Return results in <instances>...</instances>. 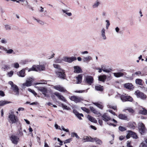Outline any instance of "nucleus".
<instances>
[{"mask_svg": "<svg viewBox=\"0 0 147 147\" xmlns=\"http://www.w3.org/2000/svg\"><path fill=\"white\" fill-rule=\"evenodd\" d=\"M3 68L5 69H8L10 68V65H5L3 67Z\"/></svg>", "mask_w": 147, "mask_h": 147, "instance_id": "nucleus-52", "label": "nucleus"}, {"mask_svg": "<svg viewBox=\"0 0 147 147\" xmlns=\"http://www.w3.org/2000/svg\"><path fill=\"white\" fill-rule=\"evenodd\" d=\"M106 22L107 23V24L106 25V28L107 29H108L110 25V23L109 22V21L108 20H106Z\"/></svg>", "mask_w": 147, "mask_h": 147, "instance_id": "nucleus-48", "label": "nucleus"}, {"mask_svg": "<svg viewBox=\"0 0 147 147\" xmlns=\"http://www.w3.org/2000/svg\"><path fill=\"white\" fill-rule=\"evenodd\" d=\"M8 83L9 84L11 85L12 90L15 93L14 94L17 96L18 95L19 89L18 86L14 84L13 82L11 81H9Z\"/></svg>", "mask_w": 147, "mask_h": 147, "instance_id": "nucleus-4", "label": "nucleus"}, {"mask_svg": "<svg viewBox=\"0 0 147 147\" xmlns=\"http://www.w3.org/2000/svg\"><path fill=\"white\" fill-rule=\"evenodd\" d=\"M34 79L32 78H28L26 80V82L23 84V86L27 87L30 86H31L32 83L33 82Z\"/></svg>", "mask_w": 147, "mask_h": 147, "instance_id": "nucleus-11", "label": "nucleus"}, {"mask_svg": "<svg viewBox=\"0 0 147 147\" xmlns=\"http://www.w3.org/2000/svg\"><path fill=\"white\" fill-rule=\"evenodd\" d=\"M6 53L9 54H12L13 53H13V50L12 49H9L8 50V51H7V52H6Z\"/></svg>", "mask_w": 147, "mask_h": 147, "instance_id": "nucleus-50", "label": "nucleus"}, {"mask_svg": "<svg viewBox=\"0 0 147 147\" xmlns=\"http://www.w3.org/2000/svg\"><path fill=\"white\" fill-rule=\"evenodd\" d=\"M90 108L91 111L94 113H97V111L93 107L90 106Z\"/></svg>", "mask_w": 147, "mask_h": 147, "instance_id": "nucleus-43", "label": "nucleus"}, {"mask_svg": "<svg viewBox=\"0 0 147 147\" xmlns=\"http://www.w3.org/2000/svg\"><path fill=\"white\" fill-rule=\"evenodd\" d=\"M87 118L89 121L92 122L94 123H96L97 122V120L94 118L90 115H88L87 117Z\"/></svg>", "mask_w": 147, "mask_h": 147, "instance_id": "nucleus-25", "label": "nucleus"}, {"mask_svg": "<svg viewBox=\"0 0 147 147\" xmlns=\"http://www.w3.org/2000/svg\"><path fill=\"white\" fill-rule=\"evenodd\" d=\"M8 118L9 122L12 124L16 123L18 121V117L14 115V112L12 111L9 114Z\"/></svg>", "mask_w": 147, "mask_h": 147, "instance_id": "nucleus-3", "label": "nucleus"}, {"mask_svg": "<svg viewBox=\"0 0 147 147\" xmlns=\"http://www.w3.org/2000/svg\"><path fill=\"white\" fill-rule=\"evenodd\" d=\"M102 120L105 122L111 120V118L107 113H104L101 116Z\"/></svg>", "mask_w": 147, "mask_h": 147, "instance_id": "nucleus-14", "label": "nucleus"}, {"mask_svg": "<svg viewBox=\"0 0 147 147\" xmlns=\"http://www.w3.org/2000/svg\"><path fill=\"white\" fill-rule=\"evenodd\" d=\"M131 143V141H129V140L127 141V147H133L132 146L130 145Z\"/></svg>", "mask_w": 147, "mask_h": 147, "instance_id": "nucleus-51", "label": "nucleus"}, {"mask_svg": "<svg viewBox=\"0 0 147 147\" xmlns=\"http://www.w3.org/2000/svg\"><path fill=\"white\" fill-rule=\"evenodd\" d=\"M69 98L71 100L76 103L81 102L83 100V99L82 97L75 96H70Z\"/></svg>", "mask_w": 147, "mask_h": 147, "instance_id": "nucleus-7", "label": "nucleus"}, {"mask_svg": "<svg viewBox=\"0 0 147 147\" xmlns=\"http://www.w3.org/2000/svg\"><path fill=\"white\" fill-rule=\"evenodd\" d=\"M37 22L40 24L42 25H43L44 24V23L43 22L39 20L38 19V20H37Z\"/></svg>", "mask_w": 147, "mask_h": 147, "instance_id": "nucleus-59", "label": "nucleus"}, {"mask_svg": "<svg viewBox=\"0 0 147 147\" xmlns=\"http://www.w3.org/2000/svg\"><path fill=\"white\" fill-rule=\"evenodd\" d=\"M138 129L139 132L141 135H144L147 132L146 129L144 124L142 122H140L139 123Z\"/></svg>", "mask_w": 147, "mask_h": 147, "instance_id": "nucleus-5", "label": "nucleus"}, {"mask_svg": "<svg viewBox=\"0 0 147 147\" xmlns=\"http://www.w3.org/2000/svg\"><path fill=\"white\" fill-rule=\"evenodd\" d=\"M61 105L63 109H65L67 110H69L70 109V108L69 107H68L67 106L61 103Z\"/></svg>", "mask_w": 147, "mask_h": 147, "instance_id": "nucleus-34", "label": "nucleus"}, {"mask_svg": "<svg viewBox=\"0 0 147 147\" xmlns=\"http://www.w3.org/2000/svg\"><path fill=\"white\" fill-rule=\"evenodd\" d=\"M102 70L105 72L109 73L110 71V70L107 69L105 65H102L101 66Z\"/></svg>", "mask_w": 147, "mask_h": 147, "instance_id": "nucleus-26", "label": "nucleus"}, {"mask_svg": "<svg viewBox=\"0 0 147 147\" xmlns=\"http://www.w3.org/2000/svg\"><path fill=\"white\" fill-rule=\"evenodd\" d=\"M100 4V2L99 1L97 0L94 3L93 5H92V7L93 8H97L98 6H99Z\"/></svg>", "mask_w": 147, "mask_h": 147, "instance_id": "nucleus-22", "label": "nucleus"}, {"mask_svg": "<svg viewBox=\"0 0 147 147\" xmlns=\"http://www.w3.org/2000/svg\"><path fill=\"white\" fill-rule=\"evenodd\" d=\"M107 77L106 75L100 76L98 77V80L100 81L104 82L105 81Z\"/></svg>", "mask_w": 147, "mask_h": 147, "instance_id": "nucleus-24", "label": "nucleus"}, {"mask_svg": "<svg viewBox=\"0 0 147 147\" xmlns=\"http://www.w3.org/2000/svg\"><path fill=\"white\" fill-rule=\"evenodd\" d=\"M139 113L142 114L146 115L147 114V111L145 109L142 108L139 111Z\"/></svg>", "mask_w": 147, "mask_h": 147, "instance_id": "nucleus-30", "label": "nucleus"}, {"mask_svg": "<svg viewBox=\"0 0 147 147\" xmlns=\"http://www.w3.org/2000/svg\"><path fill=\"white\" fill-rule=\"evenodd\" d=\"M76 116L80 120L82 119L81 117V116L83 117V114L82 113H79Z\"/></svg>", "mask_w": 147, "mask_h": 147, "instance_id": "nucleus-45", "label": "nucleus"}, {"mask_svg": "<svg viewBox=\"0 0 147 147\" xmlns=\"http://www.w3.org/2000/svg\"><path fill=\"white\" fill-rule=\"evenodd\" d=\"M20 1H21L23 2L25 1L26 3V5H28V3L27 1L26 0H19L18 1H16V2L18 3H19Z\"/></svg>", "mask_w": 147, "mask_h": 147, "instance_id": "nucleus-56", "label": "nucleus"}, {"mask_svg": "<svg viewBox=\"0 0 147 147\" xmlns=\"http://www.w3.org/2000/svg\"><path fill=\"white\" fill-rule=\"evenodd\" d=\"M5 28L6 30L9 31L11 29V27L10 25L8 24L5 25Z\"/></svg>", "mask_w": 147, "mask_h": 147, "instance_id": "nucleus-36", "label": "nucleus"}, {"mask_svg": "<svg viewBox=\"0 0 147 147\" xmlns=\"http://www.w3.org/2000/svg\"><path fill=\"white\" fill-rule=\"evenodd\" d=\"M53 66L54 68L57 69L55 71V73L58 77L64 79L65 74L64 73V70L61 69L60 66L58 64H54Z\"/></svg>", "mask_w": 147, "mask_h": 147, "instance_id": "nucleus-1", "label": "nucleus"}, {"mask_svg": "<svg viewBox=\"0 0 147 147\" xmlns=\"http://www.w3.org/2000/svg\"><path fill=\"white\" fill-rule=\"evenodd\" d=\"M96 143L99 144H102V141L99 139L96 138V140H95V141Z\"/></svg>", "mask_w": 147, "mask_h": 147, "instance_id": "nucleus-44", "label": "nucleus"}, {"mask_svg": "<svg viewBox=\"0 0 147 147\" xmlns=\"http://www.w3.org/2000/svg\"><path fill=\"white\" fill-rule=\"evenodd\" d=\"M108 108H111L114 110H115L116 109L117 107L116 106H111V105H108Z\"/></svg>", "mask_w": 147, "mask_h": 147, "instance_id": "nucleus-46", "label": "nucleus"}, {"mask_svg": "<svg viewBox=\"0 0 147 147\" xmlns=\"http://www.w3.org/2000/svg\"><path fill=\"white\" fill-rule=\"evenodd\" d=\"M72 141L71 138H69L65 140L64 142V144H66Z\"/></svg>", "mask_w": 147, "mask_h": 147, "instance_id": "nucleus-49", "label": "nucleus"}, {"mask_svg": "<svg viewBox=\"0 0 147 147\" xmlns=\"http://www.w3.org/2000/svg\"><path fill=\"white\" fill-rule=\"evenodd\" d=\"M93 78L92 76H87L85 77V82L89 85H91L93 83Z\"/></svg>", "mask_w": 147, "mask_h": 147, "instance_id": "nucleus-10", "label": "nucleus"}, {"mask_svg": "<svg viewBox=\"0 0 147 147\" xmlns=\"http://www.w3.org/2000/svg\"><path fill=\"white\" fill-rule=\"evenodd\" d=\"M90 136H86V137H85L83 139V142H89V140H90Z\"/></svg>", "mask_w": 147, "mask_h": 147, "instance_id": "nucleus-39", "label": "nucleus"}, {"mask_svg": "<svg viewBox=\"0 0 147 147\" xmlns=\"http://www.w3.org/2000/svg\"><path fill=\"white\" fill-rule=\"evenodd\" d=\"M140 146L141 147H147V144H146L144 142H142Z\"/></svg>", "mask_w": 147, "mask_h": 147, "instance_id": "nucleus-55", "label": "nucleus"}, {"mask_svg": "<svg viewBox=\"0 0 147 147\" xmlns=\"http://www.w3.org/2000/svg\"><path fill=\"white\" fill-rule=\"evenodd\" d=\"M105 29L103 28L101 29L100 31L101 37L104 40H105L107 38L105 35Z\"/></svg>", "mask_w": 147, "mask_h": 147, "instance_id": "nucleus-16", "label": "nucleus"}, {"mask_svg": "<svg viewBox=\"0 0 147 147\" xmlns=\"http://www.w3.org/2000/svg\"><path fill=\"white\" fill-rule=\"evenodd\" d=\"M82 110H83L84 111L86 112H87V113H88V112H89V110L87 109L86 108L82 107Z\"/></svg>", "mask_w": 147, "mask_h": 147, "instance_id": "nucleus-58", "label": "nucleus"}, {"mask_svg": "<svg viewBox=\"0 0 147 147\" xmlns=\"http://www.w3.org/2000/svg\"><path fill=\"white\" fill-rule=\"evenodd\" d=\"M119 130L122 131L126 130L125 128L122 126H119Z\"/></svg>", "mask_w": 147, "mask_h": 147, "instance_id": "nucleus-47", "label": "nucleus"}, {"mask_svg": "<svg viewBox=\"0 0 147 147\" xmlns=\"http://www.w3.org/2000/svg\"><path fill=\"white\" fill-rule=\"evenodd\" d=\"M74 67L75 73H78L82 72V70L80 67L76 66H74Z\"/></svg>", "mask_w": 147, "mask_h": 147, "instance_id": "nucleus-21", "label": "nucleus"}, {"mask_svg": "<svg viewBox=\"0 0 147 147\" xmlns=\"http://www.w3.org/2000/svg\"><path fill=\"white\" fill-rule=\"evenodd\" d=\"M45 65L43 64L38 65H34L31 68L28 69L27 67L25 69L28 70V71L29 72L31 71H44L45 70Z\"/></svg>", "mask_w": 147, "mask_h": 147, "instance_id": "nucleus-2", "label": "nucleus"}, {"mask_svg": "<svg viewBox=\"0 0 147 147\" xmlns=\"http://www.w3.org/2000/svg\"><path fill=\"white\" fill-rule=\"evenodd\" d=\"M54 88L55 89L61 92H65L67 91L64 88L60 85L55 86H54Z\"/></svg>", "mask_w": 147, "mask_h": 147, "instance_id": "nucleus-13", "label": "nucleus"}, {"mask_svg": "<svg viewBox=\"0 0 147 147\" xmlns=\"http://www.w3.org/2000/svg\"><path fill=\"white\" fill-rule=\"evenodd\" d=\"M36 87L38 88V89L39 91L42 92V93L45 96L46 95V93L47 91V89L46 88L44 87H38L37 86Z\"/></svg>", "mask_w": 147, "mask_h": 147, "instance_id": "nucleus-19", "label": "nucleus"}, {"mask_svg": "<svg viewBox=\"0 0 147 147\" xmlns=\"http://www.w3.org/2000/svg\"><path fill=\"white\" fill-rule=\"evenodd\" d=\"M25 70L24 69H22L20 71L17 73V74L19 77H24L25 76Z\"/></svg>", "mask_w": 147, "mask_h": 147, "instance_id": "nucleus-18", "label": "nucleus"}, {"mask_svg": "<svg viewBox=\"0 0 147 147\" xmlns=\"http://www.w3.org/2000/svg\"><path fill=\"white\" fill-rule=\"evenodd\" d=\"M76 58L75 57H65L63 58V60L66 62L69 63H71L72 61L76 60Z\"/></svg>", "mask_w": 147, "mask_h": 147, "instance_id": "nucleus-12", "label": "nucleus"}, {"mask_svg": "<svg viewBox=\"0 0 147 147\" xmlns=\"http://www.w3.org/2000/svg\"><path fill=\"white\" fill-rule=\"evenodd\" d=\"M126 96L125 94L124 95H122L120 96L121 99L122 101L124 102L126 101Z\"/></svg>", "mask_w": 147, "mask_h": 147, "instance_id": "nucleus-33", "label": "nucleus"}, {"mask_svg": "<svg viewBox=\"0 0 147 147\" xmlns=\"http://www.w3.org/2000/svg\"><path fill=\"white\" fill-rule=\"evenodd\" d=\"M114 76L116 77L119 78L123 76L124 74L121 72H119L117 73H113Z\"/></svg>", "mask_w": 147, "mask_h": 147, "instance_id": "nucleus-23", "label": "nucleus"}, {"mask_svg": "<svg viewBox=\"0 0 147 147\" xmlns=\"http://www.w3.org/2000/svg\"><path fill=\"white\" fill-rule=\"evenodd\" d=\"M59 129L61 130H62L66 132H69V130L68 129H65L63 126H61V128H59Z\"/></svg>", "mask_w": 147, "mask_h": 147, "instance_id": "nucleus-40", "label": "nucleus"}, {"mask_svg": "<svg viewBox=\"0 0 147 147\" xmlns=\"http://www.w3.org/2000/svg\"><path fill=\"white\" fill-rule=\"evenodd\" d=\"M96 106L98 107L99 108L102 109L103 108V106L101 104H99L98 103H93Z\"/></svg>", "mask_w": 147, "mask_h": 147, "instance_id": "nucleus-37", "label": "nucleus"}, {"mask_svg": "<svg viewBox=\"0 0 147 147\" xmlns=\"http://www.w3.org/2000/svg\"><path fill=\"white\" fill-rule=\"evenodd\" d=\"M10 102H8L7 101L4 100V101H0V106H3L4 105L10 103Z\"/></svg>", "mask_w": 147, "mask_h": 147, "instance_id": "nucleus-32", "label": "nucleus"}, {"mask_svg": "<svg viewBox=\"0 0 147 147\" xmlns=\"http://www.w3.org/2000/svg\"><path fill=\"white\" fill-rule=\"evenodd\" d=\"M126 101L131 102L132 101V98L129 96H126Z\"/></svg>", "mask_w": 147, "mask_h": 147, "instance_id": "nucleus-42", "label": "nucleus"}, {"mask_svg": "<svg viewBox=\"0 0 147 147\" xmlns=\"http://www.w3.org/2000/svg\"><path fill=\"white\" fill-rule=\"evenodd\" d=\"M54 94L59 99L65 102L67 101V100L65 99V98L62 95H61L58 92H55Z\"/></svg>", "mask_w": 147, "mask_h": 147, "instance_id": "nucleus-15", "label": "nucleus"}, {"mask_svg": "<svg viewBox=\"0 0 147 147\" xmlns=\"http://www.w3.org/2000/svg\"><path fill=\"white\" fill-rule=\"evenodd\" d=\"M126 110H128L129 112L131 113H133L134 112V110L131 108H129L126 109Z\"/></svg>", "mask_w": 147, "mask_h": 147, "instance_id": "nucleus-57", "label": "nucleus"}, {"mask_svg": "<svg viewBox=\"0 0 147 147\" xmlns=\"http://www.w3.org/2000/svg\"><path fill=\"white\" fill-rule=\"evenodd\" d=\"M73 112L76 116L79 113L78 112H77V111L75 109H74L73 110Z\"/></svg>", "mask_w": 147, "mask_h": 147, "instance_id": "nucleus-63", "label": "nucleus"}, {"mask_svg": "<svg viewBox=\"0 0 147 147\" xmlns=\"http://www.w3.org/2000/svg\"><path fill=\"white\" fill-rule=\"evenodd\" d=\"M13 71H11L8 73L7 75L9 77H11L13 75Z\"/></svg>", "mask_w": 147, "mask_h": 147, "instance_id": "nucleus-53", "label": "nucleus"}, {"mask_svg": "<svg viewBox=\"0 0 147 147\" xmlns=\"http://www.w3.org/2000/svg\"><path fill=\"white\" fill-rule=\"evenodd\" d=\"M95 88L96 90L101 91H102L103 90V86H101L100 85H98L96 86Z\"/></svg>", "mask_w": 147, "mask_h": 147, "instance_id": "nucleus-27", "label": "nucleus"}, {"mask_svg": "<svg viewBox=\"0 0 147 147\" xmlns=\"http://www.w3.org/2000/svg\"><path fill=\"white\" fill-rule=\"evenodd\" d=\"M82 78V75L80 74L76 78L77 81L76 82V84H80L81 83Z\"/></svg>", "mask_w": 147, "mask_h": 147, "instance_id": "nucleus-20", "label": "nucleus"}, {"mask_svg": "<svg viewBox=\"0 0 147 147\" xmlns=\"http://www.w3.org/2000/svg\"><path fill=\"white\" fill-rule=\"evenodd\" d=\"M142 80L140 79H137L136 80V82L137 84L140 85H142Z\"/></svg>", "mask_w": 147, "mask_h": 147, "instance_id": "nucleus-35", "label": "nucleus"}, {"mask_svg": "<svg viewBox=\"0 0 147 147\" xmlns=\"http://www.w3.org/2000/svg\"><path fill=\"white\" fill-rule=\"evenodd\" d=\"M13 67L16 68H18L19 67V65L18 63L16 62L12 64Z\"/></svg>", "mask_w": 147, "mask_h": 147, "instance_id": "nucleus-41", "label": "nucleus"}, {"mask_svg": "<svg viewBox=\"0 0 147 147\" xmlns=\"http://www.w3.org/2000/svg\"><path fill=\"white\" fill-rule=\"evenodd\" d=\"M95 140H96V138H92L90 136L89 142H94L95 141Z\"/></svg>", "mask_w": 147, "mask_h": 147, "instance_id": "nucleus-54", "label": "nucleus"}, {"mask_svg": "<svg viewBox=\"0 0 147 147\" xmlns=\"http://www.w3.org/2000/svg\"><path fill=\"white\" fill-rule=\"evenodd\" d=\"M71 136L72 137H75L76 138L79 139L80 138L79 136L77 135V134L75 132H72L71 134Z\"/></svg>", "mask_w": 147, "mask_h": 147, "instance_id": "nucleus-38", "label": "nucleus"}, {"mask_svg": "<svg viewBox=\"0 0 147 147\" xmlns=\"http://www.w3.org/2000/svg\"><path fill=\"white\" fill-rule=\"evenodd\" d=\"M127 132V134L126 136L127 139L130 138V137L135 139H137L138 138L137 134L136 133L130 130H128Z\"/></svg>", "mask_w": 147, "mask_h": 147, "instance_id": "nucleus-6", "label": "nucleus"}, {"mask_svg": "<svg viewBox=\"0 0 147 147\" xmlns=\"http://www.w3.org/2000/svg\"><path fill=\"white\" fill-rule=\"evenodd\" d=\"M124 86L125 88L130 90H132L134 88L133 85L132 84L130 83H127L124 84Z\"/></svg>", "mask_w": 147, "mask_h": 147, "instance_id": "nucleus-17", "label": "nucleus"}, {"mask_svg": "<svg viewBox=\"0 0 147 147\" xmlns=\"http://www.w3.org/2000/svg\"><path fill=\"white\" fill-rule=\"evenodd\" d=\"M9 138L12 143L14 144H17L19 142V137L15 135H12Z\"/></svg>", "mask_w": 147, "mask_h": 147, "instance_id": "nucleus-8", "label": "nucleus"}, {"mask_svg": "<svg viewBox=\"0 0 147 147\" xmlns=\"http://www.w3.org/2000/svg\"><path fill=\"white\" fill-rule=\"evenodd\" d=\"M135 94L136 95L138 98H140L144 100L146 98V95L142 92H140L138 90H137L135 92Z\"/></svg>", "mask_w": 147, "mask_h": 147, "instance_id": "nucleus-9", "label": "nucleus"}, {"mask_svg": "<svg viewBox=\"0 0 147 147\" xmlns=\"http://www.w3.org/2000/svg\"><path fill=\"white\" fill-rule=\"evenodd\" d=\"M62 11L63 12V13H65L68 16H71L72 15V13L71 12H68L69 11V10H68L62 9Z\"/></svg>", "mask_w": 147, "mask_h": 147, "instance_id": "nucleus-31", "label": "nucleus"}, {"mask_svg": "<svg viewBox=\"0 0 147 147\" xmlns=\"http://www.w3.org/2000/svg\"><path fill=\"white\" fill-rule=\"evenodd\" d=\"M29 132H31V133H30V134H31L32 136H33V134L32 132L33 131V129H32L31 127L30 126V127L29 128Z\"/></svg>", "mask_w": 147, "mask_h": 147, "instance_id": "nucleus-61", "label": "nucleus"}, {"mask_svg": "<svg viewBox=\"0 0 147 147\" xmlns=\"http://www.w3.org/2000/svg\"><path fill=\"white\" fill-rule=\"evenodd\" d=\"M61 62V60L59 58L57 59L55 61V62L57 63H60Z\"/></svg>", "mask_w": 147, "mask_h": 147, "instance_id": "nucleus-64", "label": "nucleus"}, {"mask_svg": "<svg viewBox=\"0 0 147 147\" xmlns=\"http://www.w3.org/2000/svg\"><path fill=\"white\" fill-rule=\"evenodd\" d=\"M129 126L130 128L133 129H134L135 128V126L133 125L131 123L129 124Z\"/></svg>", "mask_w": 147, "mask_h": 147, "instance_id": "nucleus-62", "label": "nucleus"}, {"mask_svg": "<svg viewBox=\"0 0 147 147\" xmlns=\"http://www.w3.org/2000/svg\"><path fill=\"white\" fill-rule=\"evenodd\" d=\"M119 118L120 119L123 120H127L128 118L127 116H126L125 115L123 114H119L118 116Z\"/></svg>", "mask_w": 147, "mask_h": 147, "instance_id": "nucleus-28", "label": "nucleus"}, {"mask_svg": "<svg viewBox=\"0 0 147 147\" xmlns=\"http://www.w3.org/2000/svg\"><path fill=\"white\" fill-rule=\"evenodd\" d=\"M134 74L136 75H141L142 76H143L141 72L140 71L136 72L134 73Z\"/></svg>", "mask_w": 147, "mask_h": 147, "instance_id": "nucleus-60", "label": "nucleus"}, {"mask_svg": "<svg viewBox=\"0 0 147 147\" xmlns=\"http://www.w3.org/2000/svg\"><path fill=\"white\" fill-rule=\"evenodd\" d=\"M92 58L90 56H87L86 57H84L83 59V61L84 62H86L87 61H89L90 60H92Z\"/></svg>", "mask_w": 147, "mask_h": 147, "instance_id": "nucleus-29", "label": "nucleus"}]
</instances>
